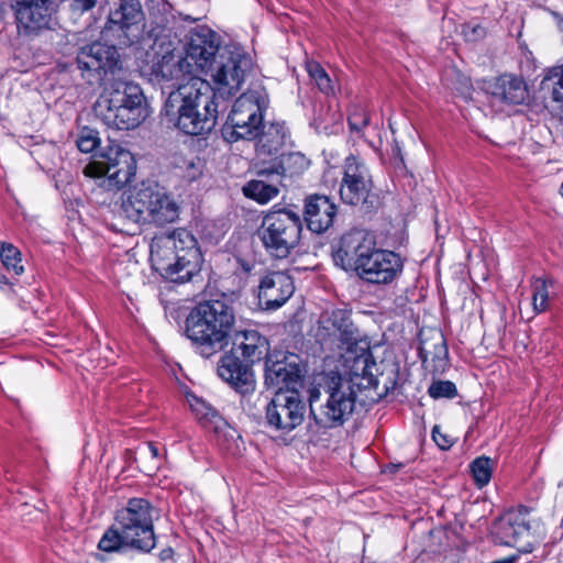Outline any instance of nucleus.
Segmentation results:
<instances>
[{
	"label": "nucleus",
	"instance_id": "1",
	"mask_svg": "<svg viewBox=\"0 0 563 563\" xmlns=\"http://www.w3.org/2000/svg\"><path fill=\"white\" fill-rule=\"evenodd\" d=\"M218 100L207 80L191 76L169 92L163 115L168 124L185 134L203 135L211 132L217 124Z\"/></svg>",
	"mask_w": 563,
	"mask_h": 563
},
{
	"label": "nucleus",
	"instance_id": "2",
	"mask_svg": "<svg viewBox=\"0 0 563 563\" xmlns=\"http://www.w3.org/2000/svg\"><path fill=\"white\" fill-rule=\"evenodd\" d=\"M333 258L343 269L353 267L361 279L378 285L390 284L404 268L398 254L377 249L374 236L363 230L345 233Z\"/></svg>",
	"mask_w": 563,
	"mask_h": 563
},
{
	"label": "nucleus",
	"instance_id": "3",
	"mask_svg": "<svg viewBox=\"0 0 563 563\" xmlns=\"http://www.w3.org/2000/svg\"><path fill=\"white\" fill-rule=\"evenodd\" d=\"M178 217L179 206L172 194L157 181L147 180L122 194L111 228L118 232H129L130 224L163 227L175 222Z\"/></svg>",
	"mask_w": 563,
	"mask_h": 563
},
{
	"label": "nucleus",
	"instance_id": "4",
	"mask_svg": "<svg viewBox=\"0 0 563 563\" xmlns=\"http://www.w3.org/2000/svg\"><path fill=\"white\" fill-rule=\"evenodd\" d=\"M151 261L164 278L186 283L199 272L201 254L196 238L186 229H176L153 239Z\"/></svg>",
	"mask_w": 563,
	"mask_h": 563
},
{
	"label": "nucleus",
	"instance_id": "5",
	"mask_svg": "<svg viewBox=\"0 0 563 563\" xmlns=\"http://www.w3.org/2000/svg\"><path fill=\"white\" fill-rule=\"evenodd\" d=\"M235 323L234 310L225 300L199 302L186 319L187 336L201 355L210 357L228 346Z\"/></svg>",
	"mask_w": 563,
	"mask_h": 563
},
{
	"label": "nucleus",
	"instance_id": "6",
	"mask_svg": "<svg viewBox=\"0 0 563 563\" xmlns=\"http://www.w3.org/2000/svg\"><path fill=\"white\" fill-rule=\"evenodd\" d=\"M144 95L137 85L119 78L106 85L97 99L96 115L109 128L132 130L145 119Z\"/></svg>",
	"mask_w": 563,
	"mask_h": 563
},
{
	"label": "nucleus",
	"instance_id": "7",
	"mask_svg": "<svg viewBox=\"0 0 563 563\" xmlns=\"http://www.w3.org/2000/svg\"><path fill=\"white\" fill-rule=\"evenodd\" d=\"M356 394L350 382L336 373L322 376L318 387L310 393V412L323 428L341 426L353 413Z\"/></svg>",
	"mask_w": 563,
	"mask_h": 563
},
{
	"label": "nucleus",
	"instance_id": "8",
	"mask_svg": "<svg viewBox=\"0 0 563 563\" xmlns=\"http://www.w3.org/2000/svg\"><path fill=\"white\" fill-rule=\"evenodd\" d=\"M269 103L264 87L254 85L234 102L222 134L228 142L254 140L263 125V112Z\"/></svg>",
	"mask_w": 563,
	"mask_h": 563
},
{
	"label": "nucleus",
	"instance_id": "9",
	"mask_svg": "<svg viewBox=\"0 0 563 563\" xmlns=\"http://www.w3.org/2000/svg\"><path fill=\"white\" fill-rule=\"evenodd\" d=\"M302 222L290 209H273L262 221L258 234L265 250L276 258H285L299 244Z\"/></svg>",
	"mask_w": 563,
	"mask_h": 563
},
{
	"label": "nucleus",
	"instance_id": "10",
	"mask_svg": "<svg viewBox=\"0 0 563 563\" xmlns=\"http://www.w3.org/2000/svg\"><path fill=\"white\" fill-rule=\"evenodd\" d=\"M253 69V58L242 47H223L208 71L214 84L212 87L214 98L224 101L233 97Z\"/></svg>",
	"mask_w": 563,
	"mask_h": 563
},
{
	"label": "nucleus",
	"instance_id": "11",
	"mask_svg": "<svg viewBox=\"0 0 563 563\" xmlns=\"http://www.w3.org/2000/svg\"><path fill=\"white\" fill-rule=\"evenodd\" d=\"M155 509L144 498H131L118 510L115 526L121 531L125 547L150 552L156 544L153 517Z\"/></svg>",
	"mask_w": 563,
	"mask_h": 563
},
{
	"label": "nucleus",
	"instance_id": "12",
	"mask_svg": "<svg viewBox=\"0 0 563 563\" xmlns=\"http://www.w3.org/2000/svg\"><path fill=\"white\" fill-rule=\"evenodd\" d=\"M373 188V177L365 162L355 155L347 156L339 189L341 200L360 207L364 212H371L379 203Z\"/></svg>",
	"mask_w": 563,
	"mask_h": 563
},
{
	"label": "nucleus",
	"instance_id": "13",
	"mask_svg": "<svg viewBox=\"0 0 563 563\" xmlns=\"http://www.w3.org/2000/svg\"><path fill=\"white\" fill-rule=\"evenodd\" d=\"M81 76L89 81L103 85L113 84L123 78V69L120 65L119 54L114 45L93 42L79 48L76 57Z\"/></svg>",
	"mask_w": 563,
	"mask_h": 563
},
{
	"label": "nucleus",
	"instance_id": "14",
	"mask_svg": "<svg viewBox=\"0 0 563 563\" xmlns=\"http://www.w3.org/2000/svg\"><path fill=\"white\" fill-rule=\"evenodd\" d=\"M144 13L139 0H120L110 10L102 36L119 45L130 46L137 42L143 33Z\"/></svg>",
	"mask_w": 563,
	"mask_h": 563
},
{
	"label": "nucleus",
	"instance_id": "15",
	"mask_svg": "<svg viewBox=\"0 0 563 563\" xmlns=\"http://www.w3.org/2000/svg\"><path fill=\"white\" fill-rule=\"evenodd\" d=\"M356 333L350 312L334 309L320 314L314 338L322 347L341 353L356 344Z\"/></svg>",
	"mask_w": 563,
	"mask_h": 563
},
{
	"label": "nucleus",
	"instance_id": "16",
	"mask_svg": "<svg viewBox=\"0 0 563 563\" xmlns=\"http://www.w3.org/2000/svg\"><path fill=\"white\" fill-rule=\"evenodd\" d=\"M136 164L133 155L119 144L110 145L100 159L90 162L84 168L88 177H107L117 186L124 185L134 176Z\"/></svg>",
	"mask_w": 563,
	"mask_h": 563
},
{
	"label": "nucleus",
	"instance_id": "17",
	"mask_svg": "<svg viewBox=\"0 0 563 563\" xmlns=\"http://www.w3.org/2000/svg\"><path fill=\"white\" fill-rule=\"evenodd\" d=\"M305 404L298 390L275 391L266 408L267 422L277 430H294L302 422Z\"/></svg>",
	"mask_w": 563,
	"mask_h": 563
},
{
	"label": "nucleus",
	"instance_id": "18",
	"mask_svg": "<svg viewBox=\"0 0 563 563\" xmlns=\"http://www.w3.org/2000/svg\"><path fill=\"white\" fill-rule=\"evenodd\" d=\"M265 385L275 391L298 390L302 387L301 368L295 355L269 354L265 360Z\"/></svg>",
	"mask_w": 563,
	"mask_h": 563
},
{
	"label": "nucleus",
	"instance_id": "19",
	"mask_svg": "<svg viewBox=\"0 0 563 563\" xmlns=\"http://www.w3.org/2000/svg\"><path fill=\"white\" fill-rule=\"evenodd\" d=\"M191 73V63L170 42L155 43V53L150 66L152 80L162 84L179 80Z\"/></svg>",
	"mask_w": 563,
	"mask_h": 563
},
{
	"label": "nucleus",
	"instance_id": "20",
	"mask_svg": "<svg viewBox=\"0 0 563 563\" xmlns=\"http://www.w3.org/2000/svg\"><path fill=\"white\" fill-rule=\"evenodd\" d=\"M185 52L184 58L191 63V73L196 67L208 74L221 52L219 36L206 26L196 27L189 32Z\"/></svg>",
	"mask_w": 563,
	"mask_h": 563
},
{
	"label": "nucleus",
	"instance_id": "21",
	"mask_svg": "<svg viewBox=\"0 0 563 563\" xmlns=\"http://www.w3.org/2000/svg\"><path fill=\"white\" fill-rule=\"evenodd\" d=\"M11 7L18 27L24 34H37L51 27V0H12Z\"/></svg>",
	"mask_w": 563,
	"mask_h": 563
},
{
	"label": "nucleus",
	"instance_id": "22",
	"mask_svg": "<svg viewBox=\"0 0 563 563\" xmlns=\"http://www.w3.org/2000/svg\"><path fill=\"white\" fill-rule=\"evenodd\" d=\"M525 508L511 509L503 514L492 526L495 541L501 545L520 547L521 540L529 536L530 526Z\"/></svg>",
	"mask_w": 563,
	"mask_h": 563
},
{
	"label": "nucleus",
	"instance_id": "23",
	"mask_svg": "<svg viewBox=\"0 0 563 563\" xmlns=\"http://www.w3.org/2000/svg\"><path fill=\"white\" fill-rule=\"evenodd\" d=\"M294 285L290 276L282 272L265 275L258 286V301L266 310L282 307L292 295Z\"/></svg>",
	"mask_w": 563,
	"mask_h": 563
},
{
	"label": "nucleus",
	"instance_id": "24",
	"mask_svg": "<svg viewBox=\"0 0 563 563\" xmlns=\"http://www.w3.org/2000/svg\"><path fill=\"white\" fill-rule=\"evenodd\" d=\"M218 374L240 394H249L255 388V379L250 366L242 364L232 352L221 357Z\"/></svg>",
	"mask_w": 563,
	"mask_h": 563
},
{
	"label": "nucleus",
	"instance_id": "25",
	"mask_svg": "<svg viewBox=\"0 0 563 563\" xmlns=\"http://www.w3.org/2000/svg\"><path fill=\"white\" fill-rule=\"evenodd\" d=\"M486 92L493 100L506 104H520L528 99V87L522 78L505 74L487 82Z\"/></svg>",
	"mask_w": 563,
	"mask_h": 563
},
{
	"label": "nucleus",
	"instance_id": "26",
	"mask_svg": "<svg viewBox=\"0 0 563 563\" xmlns=\"http://www.w3.org/2000/svg\"><path fill=\"white\" fill-rule=\"evenodd\" d=\"M336 214L335 205L323 195H313L306 199L305 220L310 231L323 233L333 224Z\"/></svg>",
	"mask_w": 563,
	"mask_h": 563
},
{
	"label": "nucleus",
	"instance_id": "27",
	"mask_svg": "<svg viewBox=\"0 0 563 563\" xmlns=\"http://www.w3.org/2000/svg\"><path fill=\"white\" fill-rule=\"evenodd\" d=\"M233 354L240 353L247 364H254L268 354V342L255 330L235 332L232 338Z\"/></svg>",
	"mask_w": 563,
	"mask_h": 563
},
{
	"label": "nucleus",
	"instance_id": "28",
	"mask_svg": "<svg viewBox=\"0 0 563 563\" xmlns=\"http://www.w3.org/2000/svg\"><path fill=\"white\" fill-rule=\"evenodd\" d=\"M289 132L284 122H271L261 126L256 142L257 156L277 155L286 144Z\"/></svg>",
	"mask_w": 563,
	"mask_h": 563
},
{
	"label": "nucleus",
	"instance_id": "29",
	"mask_svg": "<svg viewBox=\"0 0 563 563\" xmlns=\"http://www.w3.org/2000/svg\"><path fill=\"white\" fill-rule=\"evenodd\" d=\"M344 351L346 352L345 354H342V352L340 354L344 357V366L347 368L351 378H361L365 382L366 387L372 386L376 388L379 382L374 373L376 364L372 358V354L368 352L354 354L352 347ZM357 384L364 385L363 382Z\"/></svg>",
	"mask_w": 563,
	"mask_h": 563
},
{
	"label": "nucleus",
	"instance_id": "30",
	"mask_svg": "<svg viewBox=\"0 0 563 563\" xmlns=\"http://www.w3.org/2000/svg\"><path fill=\"white\" fill-rule=\"evenodd\" d=\"M419 356L423 363L443 361L448 355L445 339L441 331L430 329L420 332Z\"/></svg>",
	"mask_w": 563,
	"mask_h": 563
},
{
	"label": "nucleus",
	"instance_id": "31",
	"mask_svg": "<svg viewBox=\"0 0 563 563\" xmlns=\"http://www.w3.org/2000/svg\"><path fill=\"white\" fill-rule=\"evenodd\" d=\"M243 192L260 203H266L279 194L276 183H267L266 179H253L243 187Z\"/></svg>",
	"mask_w": 563,
	"mask_h": 563
},
{
	"label": "nucleus",
	"instance_id": "32",
	"mask_svg": "<svg viewBox=\"0 0 563 563\" xmlns=\"http://www.w3.org/2000/svg\"><path fill=\"white\" fill-rule=\"evenodd\" d=\"M298 158H300V156L297 154H282L276 156L268 164L263 163L257 170V175L267 179L274 176L279 178L286 173V164L291 161H297Z\"/></svg>",
	"mask_w": 563,
	"mask_h": 563
},
{
	"label": "nucleus",
	"instance_id": "33",
	"mask_svg": "<svg viewBox=\"0 0 563 563\" xmlns=\"http://www.w3.org/2000/svg\"><path fill=\"white\" fill-rule=\"evenodd\" d=\"M2 266L13 275H21L24 272L21 252L11 243L2 242Z\"/></svg>",
	"mask_w": 563,
	"mask_h": 563
},
{
	"label": "nucleus",
	"instance_id": "34",
	"mask_svg": "<svg viewBox=\"0 0 563 563\" xmlns=\"http://www.w3.org/2000/svg\"><path fill=\"white\" fill-rule=\"evenodd\" d=\"M307 71L318 89L324 95L334 93V86L324 68L317 62L307 63Z\"/></svg>",
	"mask_w": 563,
	"mask_h": 563
},
{
	"label": "nucleus",
	"instance_id": "35",
	"mask_svg": "<svg viewBox=\"0 0 563 563\" xmlns=\"http://www.w3.org/2000/svg\"><path fill=\"white\" fill-rule=\"evenodd\" d=\"M493 461L487 456H479L471 463V472L478 487L482 488L489 483L493 473Z\"/></svg>",
	"mask_w": 563,
	"mask_h": 563
},
{
	"label": "nucleus",
	"instance_id": "36",
	"mask_svg": "<svg viewBox=\"0 0 563 563\" xmlns=\"http://www.w3.org/2000/svg\"><path fill=\"white\" fill-rule=\"evenodd\" d=\"M77 147L82 153H91L100 145L99 132L89 126L79 130L76 140Z\"/></svg>",
	"mask_w": 563,
	"mask_h": 563
},
{
	"label": "nucleus",
	"instance_id": "37",
	"mask_svg": "<svg viewBox=\"0 0 563 563\" xmlns=\"http://www.w3.org/2000/svg\"><path fill=\"white\" fill-rule=\"evenodd\" d=\"M121 547H125V544L124 540L121 538V531L115 525L104 532L98 543V548L104 552H114Z\"/></svg>",
	"mask_w": 563,
	"mask_h": 563
},
{
	"label": "nucleus",
	"instance_id": "38",
	"mask_svg": "<svg viewBox=\"0 0 563 563\" xmlns=\"http://www.w3.org/2000/svg\"><path fill=\"white\" fill-rule=\"evenodd\" d=\"M549 302V291L543 279H536L532 284V306L536 312L547 310Z\"/></svg>",
	"mask_w": 563,
	"mask_h": 563
},
{
	"label": "nucleus",
	"instance_id": "39",
	"mask_svg": "<svg viewBox=\"0 0 563 563\" xmlns=\"http://www.w3.org/2000/svg\"><path fill=\"white\" fill-rule=\"evenodd\" d=\"M428 393L434 399L453 398L456 396L457 390L455 385L450 380H437L430 385Z\"/></svg>",
	"mask_w": 563,
	"mask_h": 563
},
{
	"label": "nucleus",
	"instance_id": "40",
	"mask_svg": "<svg viewBox=\"0 0 563 563\" xmlns=\"http://www.w3.org/2000/svg\"><path fill=\"white\" fill-rule=\"evenodd\" d=\"M369 120L367 112L360 107H356L347 118L349 126L355 133H362L369 124Z\"/></svg>",
	"mask_w": 563,
	"mask_h": 563
},
{
	"label": "nucleus",
	"instance_id": "41",
	"mask_svg": "<svg viewBox=\"0 0 563 563\" xmlns=\"http://www.w3.org/2000/svg\"><path fill=\"white\" fill-rule=\"evenodd\" d=\"M184 165L180 168L184 169L183 177L187 180H196L202 174V164L200 158L184 159Z\"/></svg>",
	"mask_w": 563,
	"mask_h": 563
},
{
	"label": "nucleus",
	"instance_id": "42",
	"mask_svg": "<svg viewBox=\"0 0 563 563\" xmlns=\"http://www.w3.org/2000/svg\"><path fill=\"white\" fill-rule=\"evenodd\" d=\"M554 76L559 77V80L553 87L552 98L554 102L560 104L563 112V66L554 70Z\"/></svg>",
	"mask_w": 563,
	"mask_h": 563
},
{
	"label": "nucleus",
	"instance_id": "43",
	"mask_svg": "<svg viewBox=\"0 0 563 563\" xmlns=\"http://www.w3.org/2000/svg\"><path fill=\"white\" fill-rule=\"evenodd\" d=\"M190 407L192 411L196 412V415L201 419L209 418L210 416L214 415V411L198 398H194V401H190Z\"/></svg>",
	"mask_w": 563,
	"mask_h": 563
},
{
	"label": "nucleus",
	"instance_id": "44",
	"mask_svg": "<svg viewBox=\"0 0 563 563\" xmlns=\"http://www.w3.org/2000/svg\"><path fill=\"white\" fill-rule=\"evenodd\" d=\"M432 438L437 445L442 450H448L453 444V440L449 435L442 433L438 426L432 430Z\"/></svg>",
	"mask_w": 563,
	"mask_h": 563
},
{
	"label": "nucleus",
	"instance_id": "45",
	"mask_svg": "<svg viewBox=\"0 0 563 563\" xmlns=\"http://www.w3.org/2000/svg\"><path fill=\"white\" fill-rule=\"evenodd\" d=\"M97 0H70V8L74 12L84 13L95 8Z\"/></svg>",
	"mask_w": 563,
	"mask_h": 563
},
{
	"label": "nucleus",
	"instance_id": "46",
	"mask_svg": "<svg viewBox=\"0 0 563 563\" xmlns=\"http://www.w3.org/2000/svg\"><path fill=\"white\" fill-rule=\"evenodd\" d=\"M153 5L157 7L158 11H166L168 3L165 0H148Z\"/></svg>",
	"mask_w": 563,
	"mask_h": 563
},
{
	"label": "nucleus",
	"instance_id": "47",
	"mask_svg": "<svg viewBox=\"0 0 563 563\" xmlns=\"http://www.w3.org/2000/svg\"><path fill=\"white\" fill-rule=\"evenodd\" d=\"M147 451L154 460L158 459V449L153 443L147 444Z\"/></svg>",
	"mask_w": 563,
	"mask_h": 563
},
{
	"label": "nucleus",
	"instance_id": "48",
	"mask_svg": "<svg viewBox=\"0 0 563 563\" xmlns=\"http://www.w3.org/2000/svg\"><path fill=\"white\" fill-rule=\"evenodd\" d=\"M172 553H173L172 549L163 550L161 552V559L166 560V559L170 558Z\"/></svg>",
	"mask_w": 563,
	"mask_h": 563
},
{
	"label": "nucleus",
	"instance_id": "49",
	"mask_svg": "<svg viewBox=\"0 0 563 563\" xmlns=\"http://www.w3.org/2000/svg\"><path fill=\"white\" fill-rule=\"evenodd\" d=\"M553 14H554L555 19L558 20V25H559L560 30L563 31V16H561L558 13H553Z\"/></svg>",
	"mask_w": 563,
	"mask_h": 563
},
{
	"label": "nucleus",
	"instance_id": "50",
	"mask_svg": "<svg viewBox=\"0 0 563 563\" xmlns=\"http://www.w3.org/2000/svg\"><path fill=\"white\" fill-rule=\"evenodd\" d=\"M241 267L246 273H249L252 269V266L249 263L244 262V261H241Z\"/></svg>",
	"mask_w": 563,
	"mask_h": 563
},
{
	"label": "nucleus",
	"instance_id": "51",
	"mask_svg": "<svg viewBox=\"0 0 563 563\" xmlns=\"http://www.w3.org/2000/svg\"><path fill=\"white\" fill-rule=\"evenodd\" d=\"M388 467L390 468L391 472H395L397 470L398 465L391 464Z\"/></svg>",
	"mask_w": 563,
	"mask_h": 563
},
{
	"label": "nucleus",
	"instance_id": "52",
	"mask_svg": "<svg viewBox=\"0 0 563 563\" xmlns=\"http://www.w3.org/2000/svg\"><path fill=\"white\" fill-rule=\"evenodd\" d=\"M561 195L563 196V183H562V186H561Z\"/></svg>",
	"mask_w": 563,
	"mask_h": 563
}]
</instances>
